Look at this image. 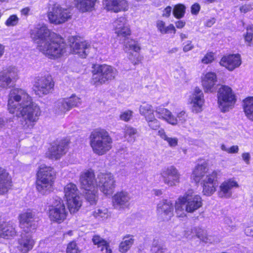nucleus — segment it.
<instances>
[{
  "mask_svg": "<svg viewBox=\"0 0 253 253\" xmlns=\"http://www.w3.org/2000/svg\"><path fill=\"white\" fill-rule=\"evenodd\" d=\"M8 109L11 114L21 116L23 127L32 128L41 115L39 105L33 102L31 97L23 89L14 88L10 90L8 98Z\"/></svg>",
  "mask_w": 253,
  "mask_h": 253,
  "instance_id": "obj_1",
  "label": "nucleus"
},
{
  "mask_svg": "<svg viewBox=\"0 0 253 253\" xmlns=\"http://www.w3.org/2000/svg\"><path fill=\"white\" fill-rule=\"evenodd\" d=\"M32 38L36 41L37 48L50 58L59 57L65 51L66 44L57 34L45 25H39L31 31Z\"/></svg>",
  "mask_w": 253,
  "mask_h": 253,
  "instance_id": "obj_2",
  "label": "nucleus"
},
{
  "mask_svg": "<svg viewBox=\"0 0 253 253\" xmlns=\"http://www.w3.org/2000/svg\"><path fill=\"white\" fill-rule=\"evenodd\" d=\"M208 164L205 161L198 164L191 177L195 182L201 183L203 195L211 196L216 190L217 180L221 174L219 170H214L211 172H208Z\"/></svg>",
  "mask_w": 253,
  "mask_h": 253,
  "instance_id": "obj_3",
  "label": "nucleus"
},
{
  "mask_svg": "<svg viewBox=\"0 0 253 253\" xmlns=\"http://www.w3.org/2000/svg\"><path fill=\"white\" fill-rule=\"evenodd\" d=\"M89 139L93 152L98 155H104L112 148V139L105 129L97 128L94 130L91 133Z\"/></svg>",
  "mask_w": 253,
  "mask_h": 253,
  "instance_id": "obj_4",
  "label": "nucleus"
},
{
  "mask_svg": "<svg viewBox=\"0 0 253 253\" xmlns=\"http://www.w3.org/2000/svg\"><path fill=\"white\" fill-rule=\"evenodd\" d=\"M36 188L42 195L50 193L53 189L56 178L53 169L44 165H41L37 172Z\"/></svg>",
  "mask_w": 253,
  "mask_h": 253,
  "instance_id": "obj_5",
  "label": "nucleus"
},
{
  "mask_svg": "<svg viewBox=\"0 0 253 253\" xmlns=\"http://www.w3.org/2000/svg\"><path fill=\"white\" fill-rule=\"evenodd\" d=\"M48 215L52 221L61 223L67 218L68 211L62 199L56 196L48 203Z\"/></svg>",
  "mask_w": 253,
  "mask_h": 253,
  "instance_id": "obj_6",
  "label": "nucleus"
},
{
  "mask_svg": "<svg viewBox=\"0 0 253 253\" xmlns=\"http://www.w3.org/2000/svg\"><path fill=\"white\" fill-rule=\"evenodd\" d=\"M92 69V83L96 86L114 79L117 74V70L108 64H93Z\"/></svg>",
  "mask_w": 253,
  "mask_h": 253,
  "instance_id": "obj_7",
  "label": "nucleus"
},
{
  "mask_svg": "<svg viewBox=\"0 0 253 253\" xmlns=\"http://www.w3.org/2000/svg\"><path fill=\"white\" fill-rule=\"evenodd\" d=\"M72 14L70 8L61 6L59 4H53L49 7L47 17L51 23L59 25L70 19Z\"/></svg>",
  "mask_w": 253,
  "mask_h": 253,
  "instance_id": "obj_8",
  "label": "nucleus"
},
{
  "mask_svg": "<svg viewBox=\"0 0 253 253\" xmlns=\"http://www.w3.org/2000/svg\"><path fill=\"white\" fill-rule=\"evenodd\" d=\"M236 102L235 96L232 89L226 85H222L218 91V103L222 112L231 109Z\"/></svg>",
  "mask_w": 253,
  "mask_h": 253,
  "instance_id": "obj_9",
  "label": "nucleus"
},
{
  "mask_svg": "<svg viewBox=\"0 0 253 253\" xmlns=\"http://www.w3.org/2000/svg\"><path fill=\"white\" fill-rule=\"evenodd\" d=\"M54 83L51 76L48 75L38 77L35 79L33 85V90L40 97L51 93L53 90Z\"/></svg>",
  "mask_w": 253,
  "mask_h": 253,
  "instance_id": "obj_10",
  "label": "nucleus"
},
{
  "mask_svg": "<svg viewBox=\"0 0 253 253\" xmlns=\"http://www.w3.org/2000/svg\"><path fill=\"white\" fill-rule=\"evenodd\" d=\"M81 103V99L75 94H72L70 97L58 100L55 104L54 112L58 115H62L72 108L78 107Z\"/></svg>",
  "mask_w": 253,
  "mask_h": 253,
  "instance_id": "obj_11",
  "label": "nucleus"
},
{
  "mask_svg": "<svg viewBox=\"0 0 253 253\" xmlns=\"http://www.w3.org/2000/svg\"><path fill=\"white\" fill-rule=\"evenodd\" d=\"M179 201L185 203V211L192 213L202 206V200L200 196L195 194L193 190H188L185 194L179 197Z\"/></svg>",
  "mask_w": 253,
  "mask_h": 253,
  "instance_id": "obj_12",
  "label": "nucleus"
},
{
  "mask_svg": "<svg viewBox=\"0 0 253 253\" xmlns=\"http://www.w3.org/2000/svg\"><path fill=\"white\" fill-rule=\"evenodd\" d=\"M97 188L106 195H111L115 188V180L111 173H100L97 177Z\"/></svg>",
  "mask_w": 253,
  "mask_h": 253,
  "instance_id": "obj_13",
  "label": "nucleus"
},
{
  "mask_svg": "<svg viewBox=\"0 0 253 253\" xmlns=\"http://www.w3.org/2000/svg\"><path fill=\"white\" fill-rule=\"evenodd\" d=\"M161 175L165 184L173 187L180 182L181 174L173 166L165 168L162 170Z\"/></svg>",
  "mask_w": 253,
  "mask_h": 253,
  "instance_id": "obj_14",
  "label": "nucleus"
},
{
  "mask_svg": "<svg viewBox=\"0 0 253 253\" xmlns=\"http://www.w3.org/2000/svg\"><path fill=\"white\" fill-rule=\"evenodd\" d=\"M19 225L23 232L26 233L35 232L37 225L35 220V214L28 211L22 213L19 216Z\"/></svg>",
  "mask_w": 253,
  "mask_h": 253,
  "instance_id": "obj_15",
  "label": "nucleus"
},
{
  "mask_svg": "<svg viewBox=\"0 0 253 253\" xmlns=\"http://www.w3.org/2000/svg\"><path fill=\"white\" fill-rule=\"evenodd\" d=\"M239 187V185L234 178H228L220 184L217 192L218 196L221 198L229 199L232 196V190Z\"/></svg>",
  "mask_w": 253,
  "mask_h": 253,
  "instance_id": "obj_16",
  "label": "nucleus"
},
{
  "mask_svg": "<svg viewBox=\"0 0 253 253\" xmlns=\"http://www.w3.org/2000/svg\"><path fill=\"white\" fill-rule=\"evenodd\" d=\"M131 199L128 192L125 191L117 192L112 197L113 206L119 210L127 209L130 206Z\"/></svg>",
  "mask_w": 253,
  "mask_h": 253,
  "instance_id": "obj_17",
  "label": "nucleus"
},
{
  "mask_svg": "<svg viewBox=\"0 0 253 253\" xmlns=\"http://www.w3.org/2000/svg\"><path fill=\"white\" fill-rule=\"evenodd\" d=\"M189 101L191 105V111L193 113H201L203 110L205 103L203 91L198 87H196L190 95Z\"/></svg>",
  "mask_w": 253,
  "mask_h": 253,
  "instance_id": "obj_18",
  "label": "nucleus"
},
{
  "mask_svg": "<svg viewBox=\"0 0 253 253\" xmlns=\"http://www.w3.org/2000/svg\"><path fill=\"white\" fill-rule=\"evenodd\" d=\"M174 207L171 201L163 199L157 205V212L164 220H169L173 215Z\"/></svg>",
  "mask_w": 253,
  "mask_h": 253,
  "instance_id": "obj_19",
  "label": "nucleus"
},
{
  "mask_svg": "<svg viewBox=\"0 0 253 253\" xmlns=\"http://www.w3.org/2000/svg\"><path fill=\"white\" fill-rule=\"evenodd\" d=\"M80 181L82 188L84 190H90L97 187V178L95 179L94 173L91 169L82 172Z\"/></svg>",
  "mask_w": 253,
  "mask_h": 253,
  "instance_id": "obj_20",
  "label": "nucleus"
},
{
  "mask_svg": "<svg viewBox=\"0 0 253 253\" xmlns=\"http://www.w3.org/2000/svg\"><path fill=\"white\" fill-rule=\"evenodd\" d=\"M17 78V70L13 67H10L7 70L0 72V87H10L13 80Z\"/></svg>",
  "mask_w": 253,
  "mask_h": 253,
  "instance_id": "obj_21",
  "label": "nucleus"
},
{
  "mask_svg": "<svg viewBox=\"0 0 253 253\" xmlns=\"http://www.w3.org/2000/svg\"><path fill=\"white\" fill-rule=\"evenodd\" d=\"M103 5L107 10L116 13L127 10L128 7L126 0H105Z\"/></svg>",
  "mask_w": 253,
  "mask_h": 253,
  "instance_id": "obj_22",
  "label": "nucleus"
},
{
  "mask_svg": "<svg viewBox=\"0 0 253 253\" xmlns=\"http://www.w3.org/2000/svg\"><path fill=\"white\" fill-rule=\"evenodd\" d=\"M90 45L86 41H75L71 45V51L82 58H85L89 53Z\"/></svg>",
  "mask_w": 253,
  "mask_h": 253,
  "instance_id": "obj_23",
  "label": "nucleus"
},
{
  "mask_svg": "<svg viewBox=\"0 0 253 253\" xmlns=\"http://www.w3.org/2000/svg\"><path fill=\"white\" fill-rule=\"evenodd\" d=\"M32 233L22 232L21 238L18 240L17 249L19 250V253H27L33 248L34 241L32 239Z\"/></svg>",
  "mask_w": 253,
  "mask_h": 253,
  "instance_id": "obj_24",
  "label": "nucleus"
},
{
  "mask_svg": "<svg viewBox=\"0 0 253 253\" xmlns=\"http://www.w3.org/2000/svg\"><path fill=\"white\" fill-rule=\"evenodd\" d=\"M68 146V142L62 140L57 144L53 145L49 149L48 156L51 159H58L65 153V150Z\"/></svg>",
  "mask_w": 253,
  "mask_h": 253,
  "instance_id": "obj_25",
  "label": "nucleus"
},
{
  "mask_svg": "<svg viewBox=\"0 0 253 253\" xmlns=\"http://www.w3.org/2000/svg\"><path fill=\"white\" fill-rule=\"evenodd\" d=\"M12 186L11 178L6 169L0 168V195L6 193Z\"/></svg>",
  "mask_w": 253,
  "mask_h": 253,
  "instance_id": "obj_26",
  "label": "nucleus"
},
{
  "mask_svg": "<svg viewBox=\"0 0 253 253\" xmlns=\"http://www.w3.org/2000/svg\"><path fill=\"white\" fill-rule=\"evenodd\" d=\"M217 82L216 75L214 73L208 72L202 79V85L205 92H212Z\"/></svg>",
  "mask_w": 253,
  "mask_h": 253,
  "instance_id": "obj_27",
  "label": "nucleus"
},
{
  "mask_svg": "<svg viewBox=\"0 0 253 253\" xmlns=\"http://www.w3.org/2000/svg\"><path fill=\"white\" fill-rule=\"evenodd\" d=\"M16 234L15 228L10 222H3L0 221V238L8 239Z\"/></svg>",
  "mask_w": 253,
  "mask_h": 253,
  "instance_id": "obj_28",
  "label": "nucleus"
},
{
  "mask_svg": "<svg viewBox=\"0 0 253 253\" xmlns=\"http://www.w3.org/2000/svg\"><path fill=\"white\" fill-rule=\"evenodd\" d=\"M155 112L159 119L165 120L169 124H174L176 122V120L173 118V115L168 109L157 107Z\"/></svg>",
  "mask_w": 253,
  "mask_h": 253,
  "instance_id": "obj_29",
  "label": "nucleus"
},
{
  "mask_svg": "<svg viewBox=\"0 0 253 253\" xmlns=\"http://www.w3.org/2000/svg\"><path fill=\"white\" fill-rule=\"evenodd\" d=\"M97 0H74L77 8L82 12L92 11Z\"/></svg>",
  "mask_w": 253,
  "mask_h": 253,
  "instance_id": "obj_30",
  "label": "nucleus"
},
{
  "mask_svg": "<svg viewBox=\"0 0 253 253\" xmlns=\"http://www.w3.org/2000/svg\"><path fill=\"white\" fill-rule=\"evenodd\" d=\"M65 201L71 213L77 212L82 205V201L80 196L73 197V198L66 200Z\"/></svg>",
  "mask_w": 253,
  "mask_h": 253,
  "instance_id": "obj_31",
  "label": "nucleus"
},
{
  "mask_svg": "<svg viewBox=\"0 0 253 253\" xmlns=\"http://www.w3.org/2000/svg\"><path fill=\"white\" fill-rule=\"evenodd\" d=\"M138 136V132L136 128L131 126H126L124 129V137L129 143H133Z\"/></svg>",
  "mask_w": 253,
  "mask_h": 253,
  "instance_id": "obj_32",
  "label": "nucleus"
},
{
  "mask_svg": "<svg viewBox=\"0 0 253 253\" xmlns=\"http://www.w3.org/2000/svg\"><path fill=\"white\" fill-rule=\"evenodd\" d=\"M64 192L65 200L80 196L77 186L72 183H69L65 186Z\"/></svg>",
  "mask_w": 253,
  "mask_h": 253,
  "instance_id": "obj_33",
  "label": "nucleus"
},
{
  "mask_svg": "<svg viewBox=\"0 0 253 253\" xmlns=\"http://www.w3.org/2000/svg\"><path fill=\"white\" fill-rule=\"evenodd\" d=\"M243 109L246 117L253 121V97H248L244 100Z\"/></svg>",
  "mask_w": 253,
  "mask_h": 253,
  "instance_id": "obj_34",
  "label": "nucleus"
},
{
  "mask_svg": "<svg viewBox=\"0 0 253 253\" xmlns=\"http://www.w3.org/2000/svg\"><path fill=\"white\" fill-rule=\"evenodd\" d=\"M134 243L133 237L132 235L125 236L123 241L120 243L119 250L122 253H126L131 248Z\"/></svg>",
  "mask_w": 253,
  "mask_h": 253,
  "instance_id": "obj_35",
  "label": "nucleus"
},
{
  "mask_svg": "<svg viewBox=\"0 0 253 253\" xmlns=\"http://www.w3.org/2000/svg\"><path fill=\"white\" fill-rule=\"evenodd\" d=\"M156 27L158 30L162 34H166L169 33H176V29L174 25L172 24H169L166 27L165 22L162 20H158L156 22Z\"/></svg>",
  "mask_w": 253,
  "mask_h": 253,
  "instance_id": "obj_36",
  "label": "nucleus"
},
{
  "mask_svg": "<svg viewBox=\"0 0 253 253\" xmlns=\"http://www.w3.org/2000/svg\"><path fill=\"white\" fill-rule=\"evenodd\" d=\"M158 135L165 141H167L170 147H175L178 144V139L176 137H169L163 129H161L158 131Z\"/></svg>",
  "mask_w": 253,
  "mask_h": 253,
  "instance_id": "obj_37",
  "label": "nucleus"
},
{
  "mask_svg": "<svg viewBox=\"0 0 253 253\" xmlns=\"http://www.w3.org/2000/svg\"><path fill=\"white\" fill-rule=\"evenodd\" d=\"M126 51L128 53H131V50H133L135 52H138L141 47L139 43L133 40H128L126 43L125 44Z\"/></svg>",
  "mask_w": 253,
  "mask_h": 253,
  "instance_id": "obj_38",
  "label": "nucleus"
},
{
  "mask_svg": "<svg viewBox=\"0 0 253 253\" xmlns=\"http://www.w3.org/2000/svg\"><path fill=\"white\" fill-rule=\"evenodd\" d=\"M221 62L227 63H241V59L240 55L235 54L224 56L221 58Z\"/></svg>",
  "mask_w": 253,
  "mask_h": 253,
  "instance_id": "obj_39",
  "label": "nucleus"
},
{
  "mask_svg": "<svg viewBox=\"0 0 253 253\" xmlns=\"http://www.w3.org/2000/svg\"><path fill=\"white\" fill-rule=\"evenodd\" d=\"M186 7L183 4L175 5L173 9V14L177 19H180L184 17L185 13Z\"/></svg>",
  "mask_w": 253,
  "mask_h": 253,
  "instance_id": "obj_40",
  "label": "nucleus"
},
{
  "mask_svg": "<svg viewBox=\"0 0 253 253\" xmlns=\"http://www.w3.org/2000/svg\"><path fill=\"white\" fill-rule=\"evenodd\" d=\"M85 198L86 200L91 204L95 203L97 200V188L96 187L90 190H85Z\"/></svg>",
  "mask_w": 253,
  "mask_h": 253,
  "instance_id": "obj_41",
  "label": "nucleus"
},
{
  "mask_svg": "<svg viewBox=\"0 0 253 253\" xmlns=\"http://www.w3.org/2000/svg\"><path fill=\"white\" fill-rule=\"evenodd\" d=\"M93 215L95 218L102 219L107 218L109 215L108 210L106 208H99L95 210L93 212Z\"/></svg>",
  "mask_w": 253,
  "mask_h": 253,
  "instance_id": "obj_42",
  "label": "nucleus"
},
{
  "mask_svg": "<svg viewBox=\"0 0 253 253\" xmlns=\"http://www.w3.org/2000/svg\"><path fill=\"white\" fill-rule=\"evenodd\" d=\"M187 115L186 112L184 111H181L178 113L176 115V117L173 115V118L176 120V123L174 124H170L171 125L175 126L178 124H183L187 120Z\"/></svg>",
  "mask_w": 253,
  "mask_h": 253,
  "instance_id": "obj_43",
  "label": "nucleus"
},
{
  "mask_svg": "<svg viewBox=\"0 0 253 253\" xmlns=\"http://www.w3.org/2000/svg\"><path fill=\"white\" fill-rule=\"evenodd\" d=\"M146 122L149 126L153 130L157 129L160 126L159 121L155 118V115H151L150 117H147Z\"/></svg>",
  "mask_w": 253,
  "mask_h": 253,
  "instance_id": "obj_44",
  "label": "nucleus"
},
{
  "mask_svg": "<svg viewBox=\"0 0 253 253\" xmlns=\"http://www.w3.org/2000/svg\"><path fill=\"white\" fill-rule=\"evenodd\" d=\"M127 25L126 20L124 17H121L117 19L113 23L115 32Z\"/></svg>",
  "mask_w": 253,
  "mask_h": 253,
  "instance_id": "obj_45",
  "label": "nucleus"
},
{
  "mask_svg": "<svg viewBox=\"0 0 253 253\" xmlns=\"http://www.w3.org/2000/svg\"><path fill=\"white\" fill-rule=\"evenodd\" d=\"M151 251L152 253H164L167 249L165 246L159 244L157 241H154Z\"/></svg>",
  "mask_w": 253,
  "mask_h": 253,
  "instance_id": "obj_46",
  "label": "nucleus"
},
{
  "mask_svg": "<svg viewBox=\"0 0 253 253\" xmlns=\"http://www.w3.org/2000/svg\"><path fill=\"white\" fill-rule=\"evenodd\" d=\"M81 250L74 241L69 243L67 246L66 253H80Z\"/></svg>",
  "mask_w": 253,
  "mask_h": 253,
  "instance_id": "obj_47",
  "label": "nucleus"
},
{
  "mask_svg": "<svg viewBox=\"0 0 253 253\" xmlns=\"http://www.w3.org/2000/svg\"><path fill=\"white\" fill-rule=\"evenodd\" d=\"M115 33L119 37L126 38L127 36L130 35L131 31L128 25H127L116 32Z\"/></svg>",
  "mask_w": 253,
  "mask_h": 253,
  "instance_id": "obj_48",
  "label": "nucleus"
},
{
  "mask_svg": "<svg viewBox=\"0 0 253 253\" xmlns=\"http://www.w3.org/2000/svg\"><path fill=\"white\" fill-rule=\"evenodd\" d=\"M153 106L148 103L143 102L139 107V113L141 116L145 115L148 112L151 111Z\"/></svg>",
  "mask_w": 253,
  "mask_h": 253,
  "instance_id": "obj_49",
  "label": "nucleus"
},
{
  "mask_svg": "<svg viewBox=\"0 0 253 253\" xmlns=\"http://www.w3.org/2000/svg\"><path fill=\"white\" fill-rule=\"evenodd\" d=\"M19 20V18L16 15H11L6 20L5 24L8 27L14 26L18 23Z\"/></svg>",
  "mask_w": 253,
  "mask_h": 253,
  "instance_id": "obj_50",
  "label": "nucleus"
},
{
  "mask_svg": "<svg viewBox=\"0 0 253 253\" xmlns=\"http://www.w3.org/2000/svg\"><path fill=\"white\" fill-rule=\"evenodd\" d=\"M185 203H182L179 201V198L178 199V201L176 203L175 205V211L177 215L179 217H183L185 214L184 212V209L183 208V205Z\"/></svg>",
  "mask_w": 253,
  "mask_h": 253,
  "instance_id": "obj_51",
  "label": "nucleus"
},
{
  "mask_svg": "<svg viewBox=\"0 0 253 253\" xmlns=\"http://www.w3.org/2000/svg\"><path fill=\"white\" fill-rule=\"evenodd\" d=\"M92 241L94 245H97L98 247H103L107 244V242L98 235L94 236Z\"/></svg>",
  "mask_w": 253,
  "mask_h": 253,
  "instance_id": "obj_52",
  "label": "nucleus"
},
{
  "mask_svg": "<svg viewBox=\"0 0 253 253\" xmlns=\"http://www.w3.org/2000/svg\"><path fill=\"white\" fill-rule=\"evenodd\" d=\"M133 112L130 110H126L122 112L120 115V119L124 121H129L132 117Z\"/></svg>",
  "mask_w": 253,
  "mask_h": 253,
  "instance_id": "obj_53",
  "label": "nucleus"
},
{
  "mask_svg": "<svg viewBox=\"0 0 253 253\" xmlns=\"http://www.w3.org/2000/svg\"><path fill=\"white\" fill-rule=\"evenodd\" d=\"M214 53L212 52H208L202 58L203 63H210L214 61Z\"/></svg>",
  "mask_w": 253,
  "mask_h": 253,
  "instance_id": "obj_54",
  "label": "nucleus"
},
{
  "mask_svg": "<svg viewBox=\"0 0 253 253\" xmlns=\"http://www.w3.org/2000/svg\"><path fill=\"white\" fill-rule=\"evenodd\" d=\"M253 27L249 26L247 28L246 34L245 36V41L250 43L253 40Z\"/></svg>",
  "mask_w": 253,
  "mask_h": 253,
  "instance_id": "obj_55",
  "label": "nucleus"
},
{
  "mask_svg": "<svg viewBox=\"0 0 253 253\" xmlns=\"http://www.w3.org/2000/svg\"><path fill=\"white\" fill-rule=\"evenodd\" d=\"M224 222L226 224L230 229L231 231H233L236 229V225L233 224L231 218L229 217H225L224 218Z\"/></svg>",
  "mask_w": 253,
  "mask_h": 253,
  "instance_id": "obj_56",
  "label": "nucleus"
},
{
  "mask_svg": "<svg viewBox=\"0 0 253 253\" xmlns=\"http://www.w3.org/2000/svg\"><path fill=\"white\" fill-rule=\"evenodd\" d=\"M199 231L197 232V236L203 241L207 242V235L206 232L201 229H199Z\"/></svg>",
  "mask_w": 253,
  "mask_h": 253,
  "instance_id": "obj_57",
  "label": "nucleus"
},
{
  "mask_svg": "<svg viewBox=\"0 0 253 253\" xmlns=\"http://www.w3.org/2000/svg\"><path fill=\"white\" fill-rule=\"evenodd\" d=\"M201 6L198 3H195L191 7V12L193 15H197L200 10Z\"/></svg>",
  "mask_w": 253,
  "mask_h": 253,
  "instance_id": "obj_58",
  "label": "nucleus"
},
{
  "mask_svg": "<svg viewBox=\"0 0 253 253\" xmlns=\"http://www.w3.org/2000/svg\"><path fill=\"white\" fill-rule=\"evenodd\" d=\"M185 44L183 47V50L185 52L192 50L194 47L190 41H188Z\"/></svg>",
  "mask_w": 253,
  "mask_h": 253,
  "instance_id": "obj_59",
  "label": "nucleus"
},
{
  "mask_svg": "<svg viewBox=\"0 0 253 253\" xmlns=\"http://www.w3.org/2000/svg\"><path fill=\"white\" fill-rule=\"evenodd\" d=\"M172 7L170 6L166 7L163 11L162 16L168 18L171 14Z\"/></svg>",
  "mask_w": 253,
  "mask_h": 253,
  "instance_id": "obj_60",
  "label": "nucleus"
},
{
  "mask_svg": "<svg viewBox=\"0 0 253 253\" xmlns=\"http://www.w3.org/2000/svg\"><path fill=\"white\" fill-rule=\"evenodd\" d=\"M245 233L248 236L253 237V225L246 227Z\"/></svg>",
  "mask_w": 253,
  "mask_h": 253,
  "instance_id": "obj_61",
  "label": "nucleus"
},
{
  "mask_svg": "<svg viewBox=\"0 0 253 253\" xmlns=\"http://www.w3.org/2000/svg\"><path fill=\"white\" fill-rule=\"evenodd\" d=\"M243 160L245 161L246 164H250V160L251 159L250 154L249 153H244L242 155Z\"/></svg>",
  "mask_w": 253,
  "mask_h": 253,
  "instance_id": "obj_62",
  "label": "nucleus"
},
{
  "mask_svg": "<svg viewBox=\"0 0 253 253\" xmlns=\"http://www.w3.org/2000/svg\"><path fill=\"white\" fill-rule=\"evenodd\" d=\"M239 148L237 145H234L228 148V153L234 154L239 152Z\"/></svg>",
  "mask_w": 253,
  "mask_h": 253,
  "instance_id": "obj_63",
  "label": "nucleus"
},
{
  "mask_svg": "<svg viewBox=\"0 0 253 253\" xmlns=\"http://www.w3.org/2000/svg\"><path fill=\"white\" fill-rule=\"evenodd\" d=\"M223 66L226 69L230 71H232L235 68L239 67L240 64H224Z\"/></svg>",
  "mask_w": 253,
  "mask_h": 253,
  "instance_id": "obj_64",
  "label": "nucleus"
}]
</instances>
